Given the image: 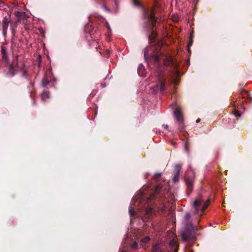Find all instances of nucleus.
Returning <instances> with one entry per match:
<instances>
[{"label":"nucleus","mask_w":252,"mask_h":252,"mask_svg":"<svg viewBox=\"0 0 252 252\" xmlns=\"http://www.w3.org/2000/svg\"><path fill=\"white\" fill-rule=\"evenodd\" d=\"M3 32L4 34H6V31L9 26V24L11 23V20L9 18L5 17L3 19Z\"/></svg>","instance_id":"obj_6"},{"label":"nucleus","mask_w":252,"mask_h":252,"mask_svg":"<svg viewBox=\"0 0 252 252\" xmlns=\"http://www.w3.org/2000/svg\"><path fill=\"white\" fill-rule=\"evenodd\" d=\"M181 169V165L180 164H177L175 167V173L173 177V181L174 183H177L179 180V174Z\"/></svg>","instance_id":"obj_5"},{"label":"nucleus","mask_w":252,"mask_h":252,"mask_svg":"<svg viewBox=\"0 0 252 252\" xmlns=\"http://www.w3.org/2000/svg\"><path fill=\"white\" fill-rule=\"evenodd\" d=\"M163 126L165 128V129H168V126L166 125H163Z\"/></svg>","instance_id":"obj_25"},{"label":"nucleus","mask_w":252,"mask_h":252,"mask_svg":"<svg viewBox=\"0 0 252 252\" xmlns=\"http://www.w3.org/2000/svg\"><path fill=\"white\" fill-rule=\"evenodd\" d=\"M129 212L131 216L134 215L135 212L132 210L131 207H130L129 208Z\"/></svg>","instance_id":"obj_17"},{"label":"nucleus","mask_w":252,"mask_h":252,"mask_svg":"<svg viewBox=\"0 0 252 252\" xmlns=\"http://www.w3.org/2000/svg\"><path fill=\"white\" fill-rule=\"evenodd\" d=\"M172 62V60L170 58H165L163 59V63L165 65H169Z\"/></svg>","instance_id":"obj_11"},{"label":"nucleus","mask_w":252,"mask_h":252,"mask_svg":"<svg viewBox=\"0 0 252 252\" xmlns=\"http://www.w3.org/2000/svg\"><path fill=\"white\" fill-rule=\"evenodd\" d=\"M39 30L41 32H42V29H39Z\"/></svg>","instance_id":"obj_28"},{"label":"nucleus","mask_w":252,"mask_h":252,"mask_svg":"<svg viewBox=\"0 0 252 252\" xmlns=\"http://www.w3.org/2000/svg\"><path fill=\"white\" fill-rule=\"evenodd\" d=\"M153 196H151V197L149 198V199H152L153 198Z\"/></svg>","instance_id":"obj_29"},{"label":"nucleus","mask_w":252,"mask_h":252,"mask_svg":"<svg viewBox=\"0 0 252 252\" xmlns=\"http://www.w3.org/2000/svg\"><path fill=\"white\" fill-rule=\"evenodd\" d=\"M199 121H200V120H199V119H197V120H196V122H197V123H198Z\"/></svg>","instance_id":"obj_27"},{"label":"nucleus","mask_w":252,"mask_h":252,"mask_svg":"<svg viewBox=\"0 0 252 252\" xmlns=\"http://www.w3.org/2000/svg\"><path fill=\"white\" fill-rule=\"evenodd\" d=\"M1 53L2 55V59L5 62L8 60V56L7 53V49L5 45H3L1 48Z\"/></svg>","instance_id":"obj_7"},{"label":"nucleus","mask_w":252,"mask_h":252,"mask_svg":"<svg viewBox=\"0 0 252 252\" xmlns=\"http://www.w3.org/2000/svg\"><path fill=\"white\" fill-rule=\"evenodd\" d=\"M202 201L200 199L196 200L193 203V207H194L196 213L199 211L203 212L208 206L209 204V200H206L203 205H202Z\"/></svg>","instance_id":"obj_1"},{"label":"nucleus","mask_w":252,"mask_h":252,"mask_svg":"<svg viewBox=\"0 0 252 252\" xmlns=\"http://www.w3.org/2000/svg\"><path fill=\"white\" fill-rule=\"evenodd\" d=\"M157 76L158 78V83L157 85L156 90L163 92L165 89V84L163 82V75L161 72H158Z\"/></svg>","instance_id":"obj_2"},{"label":"nucleus","mask_w":252,"mask_h":252,"mask_svg":"<svg viewBox=\"0 0 252 252\" xmlns=\"http://www.w3.org/2000/svg\"><path fill=\"white\" fill-rule=\"evenodd\" d=\"M161 189V187H160V186H158L157 187V189H156V191H158V189Z\"/></svg>","instance_id":"obj_24"},{"label":"nucleus","mask_w":252,"mask_h":252,"mask_svg":"<svg viewBox=\"0 0 252 252\" xmlns=\"http://www.w3.org/2000/svg\"><path fill=\"white\" fill-rule=\"evenodd\" d=\"M171 19L174 22H178L179 21L180 17L178 15H172Z\"/></svg>","instance_id":"obj_12"},{"label":"nucleus","mask_w":252,"mask_h":252,"mask_svg":"<svg viewBox=\"0 0 252 252\" xmlns=\"http://www.w3.org/2000/svg\"><path fill=\"white\" fill-rule=\"evenodd\" d=\"M174 116L179 124H182L183 122V115L179 107L175 108L174 111Z\"/></svg>","instance_id":"obj_3"},{"label":"nucleus","mask_w":252,"mask_h":252,"mask_svg":"<svg viewBox=\"0 0 252 252\" xmlns=\"http://www.w3.org/2000/svg\"><path fill=\"white\" fill-rule=\"evenodd\" d=\"M154 14H155L154 10H152V11H151V13L150 14V15L149 16V20L151 22L153 26H154L155 25L156 22L157 21V19L155 17Z\"/></svg>","instance_id":"obj_8"},{"label":"nucleus","mask_w":252,"mask_h":252,"mask_svg":"<svg viewBox=\"0 0 252 252\" xmlns=\"http://www.w3.org/2000/svg\"><path fill=\"white\" fill-rule=\"evenodd\" d=\"M158 245H155L153 247V251L155 252H158Z\"/></svg>","instance_id":"obj_16"},{"label":"nucleus","mask_w":252,"mask_h":252,"mask_svg":"<svg viewBox=\"0 0 252 252\" xmlns=\"http://www.w3.org/2000/svg\"><path fill=\"white\" fill-rule=\"evenodd\" d=\"M171 234L173 236L172 239L170 241L169 243V246L171 249H172L175 252H177V248H178V244L176 239V236L175 234L172 232H169V234Z\"/></svg>","instance_id":"obj_4"},{"label":"nucleus","mask_w":252,"mask_h":252,"mask_svg":"<svg viewBox=\"0 0 252 252\" xmlns=\"http://www.w3.org/2000/svg\"><path fill=\"white\" fill-rule=\"evenodd\" d=\"M49 93L47 92H44L42 93L41 97L43 100H45L46 99L49 98Z\"/></svg>","instance_id":"obj_10"},{"label":"nucleus","mask_w":252,"mask_h":252,"mask_svg":"<svg viewBox=\"0 0 252 252\" xmlns=\"http://www.w3.org/2000/svg\"><path fill=\"white\" fill-rule=\"evenodd\" d=\"M134 4L136 5H139V2H136V1H134Z\"/></svg>","instance_id":"obj_26"},{"label":"nucleus","mask_w":252,"mask_h":252,"mask_svg":"<svg viewBox=\"0 0 252 252\" xmlns=\"http://www.w3.org/2000/svg\"><path fill=\"white\" fill-rule=\"evenodd\" d=\"M150 240V238L149 237H146L144 238L141 239V241L143 243H146Z\"/></svg>","instance_id":"obj_14"},{"label":"nucleus","mask_w":252,"mask_h":252,"mask_svg":"<svg viewBox=\"0 0 252 252\" xmlns=\"http://www.w3.org/2000/svg\"><path fill=\"white\" fill-rule=\"evenodd\" d=\"M193 182V179H188L187 181V185L189 189H191Z\"/></svg>","instance_id":"obj_9"},{"label":"nucleus","mask_w":252,"mask_h":252,"mask_svg":"<svg viewBox=\"0 0 252 252\" xmlns=\"http://www.w3.org/2000/svg\"><path fill=\"white\" fill-rule=\"evenodd\" d=\"M234 115L237 117H240L241 116V114L238 111L234 112Z\"/></svg>","instance_id":"obj_19"},{"label":"nucleus","mask_w":252,"mask_h":252,"mask_svg":"<svg viewBox=\"0 0 252 252\" xmlns=\"http://www.w3.org/2000/svg\"><path fill=\"white\" fill-rule=\"evenodd\" d=\"M48 82L46 81H45V80H43L42 81V85L44 86V87H46L48 84Z\"/></svg>","instance_id":"obj_18"},{"label":"nucleus","mask_w":252,"mask_h":252,"mask_svg":"<svg viewBox=\"0 0 252 252\" xmlns=\"http://www.w3.org/2000/svg\"><path fill=\"white\" fill-rule=\"evenodd\" d=\"M154 57L155 59V60L156 62H158L159 60V55L158 54H156L154 55Z\"/></svg>","instance_id":"obj_15"},{"label":"nucleus","mask_w":252,"mask_h":252,"mask_svg":"<svg viewBox=\"0 0 252 252\" xmlns=\"http://www.w3.org/2000/svg\"><path fill=\"white\" fill-rule=\"evenodd\" d=\"M190 216L189 214H187L185 215V218L186 220H188L190 218Z\"/></svg>","instance_id":"obj_21"},{"label":"nucleus","mask_w":252,"mask_h":252,"mask_svg":"<svg viewBox=\"0 0 252 252\" xmlns=\"http://www.w3.org/2000/svg\"><path fill=\"white\" fill-rule=\"evenodd\" d=\"M153 210L151 208H148L146 210V215L149 216L152 214Z\"/></svg>","instance_id":"obj_13"},{"label":"nucleus","mask_w":252,"mask_h":252,"mask_svg":"<svg viewBox=\"0 0 252 252\" xmlns=\"http://www.w3.org/2000/svg\"><path fill=\"white\" fill-rule=\"evenodd\" d=\"M160 174H156L154 175V177L155 178H158L159 177H160Z\"/></svg>","instance_id":"obj_23"},{"label":"nucleus","mask_w":252,"mask_h":252,"mask_svg":"<svg viewBox=\"0 0 252 252\" xmlns=\"http://www.w3.org/2000/svg\"><path fill=\"white\" fill-rule=\"evenodd\" d=\"M138 246V244L137 242H134L131 246L132 248L135 249Z\"/></svg>","instance_id":"obj_20"},{"label":"nucleus","mask_w":252,"mask_h":252,"mask_svg":"<svg viewBox=\"0 0 252 252\" xmlns=\"http://www.w3.org/2000/svg\"><path fill=\"white\" fill-rule=\"evenodd\" d=\"M15 16H16L17 17L20 16V12H19L18 11L15 12Z\"/></svg>","instance_id":"obj_22"}]
</instances>
